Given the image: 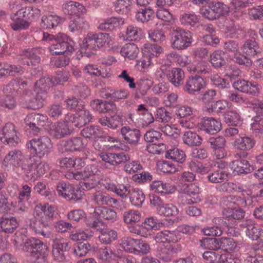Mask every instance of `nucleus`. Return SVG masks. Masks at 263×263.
<instances>
[{
	"mask_svg": "<svg viewBox=\"0 0 263 263\" xmlns=\"http://www.w3.org/2000/svg\"><path fill=\"white\" fill-rule=\"evenodd\" d=\"M41 10L37 8L27 7L22 8L10 16L11 28L15 31L27 28L30 25L29 20L34 18V16L40 15Z\"/></svg>",
	"mask_w": 263,
	"mask_h": 263,
	"instance_id": "nucleus-1",
	"label": "nucleus"
},
{
	"mask_svg": "<svg viewBox=\"0 0 263 263\" xmlns=\"http://www.w3.org/2000/svg\"><path fill=\"white\" fill-rule=\"evenodd\" d=\"M26 146L31 153L39 158L48 156L53 151L51 140L46 136L31 139L26 143Z\"/></svg>",
	"mask_w": 263,
	"mask_h": 263,
	"instance_id": "nucleus-2",
	"label": "nucleus"
},
{
	"mask_svg": "<svg viewBox=\"0 0 263 263\" xmlns=\"http://www.w3.org/2000/svg\"><path fill=\"white\" fill-rule=\"evenodd\" d=\"M171 46L177 50H184L189 47L192 43V36L190 32L179 27H173L170 31Z\"/></svg>",
	"mask_w": 263,
	"mask_h": 263,
	"instance_id": "nucleus-3",
	"label": "nucleus"
},
{
	"mask_svg": "<svg viewBox=\"0 0 263 263\" xmlns=\"http://www.w3.org/2000/svg\"><path fill=\"white\" fill-rule=\"evenodd\" d=\"M49 48L52 55H70L74 51L73 42L66 35L61 34L57 35L56 39L51 43Z\"/></svg>",
	"mask_w": 263,
	"mask_h": 263,
	"instance_id": "nucleus-4",
	"label": "nucleus"
},
{
	"mask_svg": "<svg viewBox=\"0 0 263 263\" xmlns=\"http://www.w3.org/2000/svg\"><path fill=\"white\" fill-rule=\"evenodd\" d=\"M229 12V7L222 2H210L208 8L201 10L202 16L209 20L218 19L221 16L227 15Z\"/></svg>",
	"mask_w": 263,
	"mask_h": 263,
	"instance_id": "nucleus-5",
	"label": "nucleus"
},
{
	"mask_svg": "<svg viewBox=\"0 0 263 263\" xmlns=\"http://www.w3.org/2000/svg\"><path fill=\"white\" fill-rule=\"evenodd\" d=\"M57 190L59 196L63 197L68 201H78L82 199L83 193L72 185L65 182L57 184Z\"/></svg>",
	"mask_w": 263,
	"mask_h": 263,
	"instance_id": "nucleus-6",
	"label": "nucleus"
},
{
	"mask_svg": "<svg viewBox=\"0 0 263 263\" xmlns=\"http://www.w3.org/2000/svg\"><path fill=\"white\" fill-rule=\"evenodd\" d=\"M47 120L46 116L33 112L26 116L24 123L33 134L37 135L42 130V127L44 126Z\"/></svg>",
	"mask_w": 263,
	"mask_h": 263,
	"instance_id": "nucleus-7",
	"label": "nucleus"
},
{
	"mask_svg": "<svg viewBox=\"0 0 263 263\" xmlns=\"http://www.w3.org/2000/svg\"><path fill=\"white\" fill-rule=\"evenodd\" d=\"M35 213L41 216L42 220L50 224L57 218L58 210L56 206L46 203L44 204H39L36 205L34 209Z\"/></svg>",
	"mask_w": 263,
	"mask_h": 263,
	"instance_id": "nucleus-8",
	"label": "nucleus"
},
{
	"mask_svg": "<svg viewBox=\"0 0 263 263\" xmlns=\"http://www.w3.org/2000/svg\"><path fill=\"white\" fill-rule=\"evenodd\" d=\"M181 192L188 196L184 200V204H195L201 201L199 196L201 192L200 187L197 183L182 184L181 187Z\"/></svg>",
	"mask_w": 263,
	"mask_h": 263,
	"instance_id": "nucleus-9",
	"label": "nucleus"
},
{
	"mask_svg": "<svg viewBox=\"0 0 263 263\" xmlns=\"http://www.w3.org/2000/svg\"><path fill=\"white\" fill-rule=\"evenodd\" d=\"M176 116L179 118V124L183 127L192 129L196 124L191 120L190 117L193 114V110L192 107L187 105H178L175 110Z\"/></svg>",
	"mask_w": 263,
	"mask_h": 263,
	"instance_id": "nucleus-10",
	"label": "nucleus"
},
{
	"mask_svg": "<svg viewBox=\"0 0 263 263\" xmlns=\"http://www.w3.org/2000/svg\"><path fill=\"white\" fill-rule=\"evenodd\" d=\"M205 81L199 75L190 76L183 85V90L189 95H195L205 87Z\"/></svg>",
	"mask_w": 263,
	"mask_h": 263,
	"instance_id": "nucleus-11",
	"label": "nucleus"
},
{
	"mask_svg": "<svg viewBox=\"0 0 263 263\" xmlns=\"http://www.w3.org/2000/svg\"><path fill=\"white\" fill-rule=\"evenodd\" d=\"M70 243L63 238L56 237L53 241L52 254L54 259L58 262L63 261L65 258L64 252L70 249Z\"/></svg>",
	"mask_w": 263,
	"mask_h": 263,
	"instance_id": "nucleus-12",
	"label": "nucleus"
},
{
	"mask_svg": "<svg viewBox=\"0 0 263 263\" xmlns=\"http://www.w3.org/2000/svg\"><path fill=\"white\" fill-rule=\"evenodd\" d=\"M91 201L95 204L106 205L117 208L120 204V201L111 197L109 194L102 191H96L92 194Z\"/></svg>",
	"mask_w": 263,
	"mask_h": 263,
	"instance_id": "nucleus-13",
	"label": "nucleus"
},
{
	"mask_svg": "<svg viewBox=\"0 0 263 263\" xmlns=\"http://www.w3.org/2000/svg\"><path fill=\"white\" fill-rule=\"evenodd\" d=\"M0 139L3 142H7L10 145H15L18 143L20 138L13 124L8 123L5 124L0 132Z\"/></svg>",
	"mask_w": 263,
	"mask_h": 263,
	"instance_id": "nucleus-14",
	"label": "nucleus"
},
{
	"mask_svg": "<svg viewBox=\"0 0 263 263\" xmlns=\"http://www.w3.org/2000/svg\"><path fill=\"white\" fill-rule=\"evenodd\" d=\"M120 134L124 142L133 146H137L139 144L141 136L139 129L129 126L122 127L120 129Z\"/></svg>",
	"mask_w": 263,
	"mask_h": 263,
	"instance_id": "nucleus-15",
	"label": "nucleus"
},
{
	"mask_svg": "<svg viewBox=\"0 0 263 263\" xmlns=\"http://www.w3.org/2000/svg\"><path fill=\"white\" fill-rule=\"evenodd\" d=\"M233 86L238 91L252 96H257L260 92V86L258 84L244 79L237 80L233 83Z\"/></svg>",
	"mask_w": 263,
	"mask_h": 263,
	"instance_id": "nucleus-16",
	"label": "nucleus"
},
{
	"mask_svg": "<svg viewBox=\"0 0 263 263\" xmlns=\"http://www.w3.org/2000/svg\"><path fill=\"white\" fill-rule=\"evenodd\" d=\"M248 153L241 152L236 154L234 157L237 159L233 161L234 172L238 175L247 174L251 171L250 165L249 162L242 158H246Z\"/></svg>",
	"mask_w": 263,
	"mask_h": 263,
	"instance_id": "nucleus-17",
	"label": "nucleus"
},
{
	"mask_svg": "<svg viewBox=\"0 0 263 263\" xmlns=\"http://www.w3.org/2000/svg\"><path fill=\"white\" fill-rule=\"evenodd\" d=\"M84 147V144L81 137H73L67 141H62L59 147L60 152L79 151Z\"/></svg>",
	"mask_w": 263,
	"mask_h": 263,
	"instance_id": "nucleus-18",
	"label": "nucleus"
},
{
	"mask_svg": "<svg viewBox=\"0 0 263 263\" xmlns=\"http://www.w3.org/2000/svg\"><path fill=\"white\" fill-rule=\"evenodd\" d=\"M50 135L56 139H61L66 136L69 135L71 132L69 128L68 122L65 121H61L50 127Z\"/></svg>",
	"mask_w": 263,
	"mask_h": 263,
	"instance_id": "nucleus-19",
	"label": "nucleus"
},
{
	"mask_svg": "<svg viewBox=\"0 0 263 263\" xmlns=\"http://www.w3.org/2000/svg\"><path fill=\"white\" fill-rule=\"evenodd\" d=\"M200 126L201 130L211 135L217 133L221 127L220 122L214 118H204Z\"/></svg>",
	"mask_w": 263,
	"mask_h": 263,
	"instance_id": "nucleus-20",
	"label": "nucleus"
},
{
	"mask_svg": "<svg viewBox=\"0 0 263 263\" xmlns=\"http://www.w3.org/2000/svg\"><path fill=\"white\" fill-rule=\"evenodd\" d=\"M166 78L175 87H178L183 84L184 73L179 68H174L171 70H166L164 72Z\"/></svg>",
	"mask_w": 263,
	"mask_h": 263,
	"instance_id": "nucleus-21",
	"label": "nucleus"
},
{
	"mask_svg": "<svg viewBox=\"0 0 263 263\" xmlns=\"http://www.w3.org/2000/svg\"><path fill=\"white\" fill-rule=\"evenodd\" d=\"M92 119V116L89 111L86 109L85 106L83 108L76 111L72 116V122L77 127H81L89 123Z\"/></svg>",
	"mask_w": 263,
	"mask_h": 263,
	"instance_id": "nucleus-22",
	"label": "nucleus"
},
{
	"mask_svg": "<svg viewBox=\"0 0 263 263\" xmlns=\"http://www.w3.org/2000/svg\"><path fill=\"white\" fill-rule=\"evenodd\" d=\"M62 9L65 14L77 16L84 13L86 10L82 4L73 1H69L63 4Z\"/></svg>",
	"mask_w": 263,
	"mask_h": 263,
	"instance_id": "nucleus-23",
	"label": "nucleus"
},
{
	"mask_svg": "<svg viewBox=\"0 0 263 263\" xmlns=\"http://www.w3.org/2000/svg\"><path fill=\"white\" fill-rule=\"evenodd\" d=\"M34 218L31 219L30 221L29 227L32 229L36 233L41 234L44 237H49L50 233L48 232H45L44 228H46L49 226L46 222L42 220L43 219L41 216L37 215L36 213L33 211Z\"/></svg>",
	"mask_w": 263,
	"mask_h": 263,
	"instance_id": "nucleus-24",
	"label": "nucleus"
},
{
	"mask_svg": "<svg viewBox=\"0 0 263 263\" xmlns=\"http://www.w3.org/2000/svg\"><path fill=\"white\" fill-rule=\"evenodd\" d=\"M149 187L154 192L164 195L171 194L175 192L176 190L174 185H171L169 183L157 180L152 181L149 185Z\"/></svg>",
	"mask_w": 263,
	"mask_h": 263,
	"instance_id": "nucleus-25",
	"label": "nucleus"
},
{
	"mask_svg": "<svg viewBox=\"0 0 263 263\" xmlns=\"http://www.w3.org/2000/svg\"><path fill=\"white\" fill-rule=\"evenodd\" d=\"M94 213L99 219H104L112 223L117 221L116 212L109 208L103 206H99L95 209Z\"/></svg>",
	"mask_w": 263,
	"mask_h": 263,
	"instance_id": "nucleus-26",
	"label": "nucleus"
},
{
	"mask_svg": "<svg viewBox=\"0 0 263 263\" xmlns=\"http://www.w3.org/2000/svg\"><path fill=\"white\" fill-rule=\"evenodd\" d=\"M50 84L49 77L41 78L35 82L33 87L34 91L35 94L47 100Z\"/></svg>",
	"mask_w": 263,
	"mask_h": 263,
	"instance_id": "nucleus-27",
	"label": "nucleus"
},
{
	"mask_svg": "<svg viewBox=\"0 0 263 263\" xmlns=\"http://www.w3.org/2000/svg\"><path fill=\"white\" fill-rule=\"evenodd\" d=\"M23 242L24 244L23 246V250L30 253V254H32L33 252H36L39 250H42V249H44V247L48 248L46 244L44 243L39 239L35 238L26 239L25 241H24L23 239Z\"/></svg>",
	"mask_w": 263,
	"mask_h": 263,
	"instance_id": "nucleus-28",
	"label": "nucleus"
},
{
	"mask_svg": "<svg viewBox=\"0 0 263 263\" xmlns=\"http://www.w3.org/2000/svg\"><path fill=\"white\" fill-rule=\"evenodd\" d=\"M255 143V140L251 137H240L234 140L233 145L236 149L246 152L252 149Z\"/></svg>",
	"mask_w": 263,
	"mask_h": 263,
	"instance_id": "nucleus-29",
	"label": "nucleus"
},
{
	"mask_svg": "<svg viewBox=\"0 0 263 263\" xmlns=\"http://www.w3.org/2000/svg\"><path fill=\"white\" fill-rule=\"evenodd\" d=\"M243 52L250 58H257L260 53L258 44L254 39L246 40L241 47Z\"/></svg>",
	"mask_w": 263,
	"mask_h": 263,
	"instance_id": "nucleus-30",
	"label": "nucleus"
},
{
	"mask_svg": "<svg viewBox=\"0 0 263 263\" xmlns=\"http://www.w3.org/2000/svg\"><path fill=\"white\" fill-rule=\"evenodd\" d=\"M24 156L21 151L17 149L10 151L5 156L3 161V164L10 165L14 166H18L22 161Z\"/></svg>",
	"mask_w": 263,
	"mask_h": 263,
	"instance_id": "nucleus-31",
	"label": "nucleus"
},
{
	"mask_svg": "<svg viewBox=\"0 0 263 263\" xmlns=\"http://www.w3.org/2000/svg\"><path fill=\"white\" fill-rule=\"evenodd\" d=\"M123 121V116L115 114L109 117H103L99 119V122L103 126H106L112 129H116Z\"/></svg>",
	"mask_w": 263,
	"mask_h": 263,
	"instance_id": "nucleus-32",
	"label": "nucleus"
},
{
	"mask_svg": "<svg viewBox=\"0 0 263 263\" xmlns=\"http://www.w3.org/2000/svg\"><path fill=\"white\" fill-rule=\"evenodd\" d=\"M44 52V49L41 48H34L23 51L21 55L25 58L28 59L31 65H35L40 63L41 61L40 55L43 53Z\"/></svg>",
	"mask_w": 263,
	"mask_h": 263,
	"instance_id": "nucleus-33",
	"label": "nucleus"
},
{
	"mask_svg": "<svg viewBox=\"0 0 263 263\" xmlns=\"http://www.w3.org/2000/svg\"><path fill=\"white\" fill-rule=\"evenodd\" d=\"M216 189L219 192L226 193H232L235 192L242 193L246 192L241 185L231 181H226L218 184L216 186Z\"/></svg>",
	"mask_w": 263,
	"mask_h": 263,
	"instance_id": "nucleus-34",
	"label": "nucleus"
},
{
	"mask_svg": "<svg viewBox=\"0 0 263 263\" xmlns=\"http://www.w3.org/2000/svg\"><path fill=\"white\" fill-rule=\"evenodd\" d=\"M18 226L17 219L11 216H3L0 221V226L2 231L6 233H11Z\"/></svg>",
	"mask_w": 263,
	"mask_h": 263,
	"instance_id": "nucleus-35",
	"label": "nucleus"
},
{
	"mask_svg": "<svg viewBox=\"0 0 263 263\" xmlns=\"http://www.w3.org/2000/svg\"><path fill=\"white\" fill-rule=\"evenodd\" d=\"M124 23V19L121 17H111L101 23L98 28L101 30L112 31Z\"/></svg>",
	"mask_w": 263,
	"mask_h": 263,
	"instance_id": "nucleus-36",
	"label": "nucleus"
},
{
	"mask_svg": "<svg viewBox=\"0 0 263 263\" xmlns=\"http://www.w3.org/2000/svg\"><path fill=\"white\" fill-rule=\"evenodd\" d=\"M62 21V18L57 15H44L41 19V26L43 29H53Z\"/></svg>",
	"mask_w": 263,
	"mask_h": 263,
	"instance_id": "nucleus-37",
	"label": "nucleus"
},
{
	"mask_svg": "<svg viewBox=\"0 0 263 263\" xmlns=\"http://www.w3.org/2000/svg\"><path fill=\"white\" fill-rule=\"evenodd\" d=\"M247 227L246 231L247 235L253 240H262L263 237V230L257 226L254 223H252V221L248 220L245 223Z\"/></svg>",
	"mask_w": 263,
	"mask_h": 263,
	"instance_id": "nucleus-38",
	"label": "nucleus"
},
{
	"mask_svg": "<svg viewBox=\"0 0 263 263\" xmlns=\"http://www.w3.org/2000/svg\"><path fill=\"white\" fill-rule=\"evenodd\" d=\"M183 143L189 146H197L202 143V138L196 133L191 130L185 132L182 136Z\"/></svg>",
	"mask_w": 263,
	"mask_h": 263,
	"instance_id": "nucleus-39",
	"label": "nucleus"
},
{
	"mask_svg": "<svg viewBox=\"0 0 263 263\" xmlns=\"http://www.w3.org/2000/svg\"><path fill=\"white\" fill-rule=\"evenodd\" d=\"M140 116V120L144 126L148 125L154 121V117L144 104H140L136 109Z\"/></svg>",
	"mask_w": 263,
	"mask_h": 263,
	"instance_id": "nucleus-40",
	"label": "nucleus"
},
{
	"mask_svg": "<svg viewBox=\"0 0 263 263\" xmlns=\"http://www.w3.org/2000/svg\"><path fill=\"white\" fill-rule=\"evenodd\" d=\"M210 62L215 68L224 66L227 63L224 52L219 50L214 51L210 54Z\"/></svg>",
	"mask_w": 263,
	"mask_h": 263,
	"instance_id": "nucleus-41",
	"label": "nucleus"
},
{
	"mask_svg": "<svg viewBox=\"0 0 263 263\" xmlns=\"http://www.w3.org/2000/svg\"><path fill=\"white\" fill-rule=\"evenodd\" d=\"M23 72V70L21 66L0 63V78L14 75L15 73L22 74Z\"/></svg>",
	"mask_w": 263,
	"mask_h": 263,
	"instance_id": "nucleus-42",
	"label": "nucleus"
},
{
	"mask_svg": "<svg viewBox=\"0 0 263 263\" xmlns=\"http://www.w3.org/2000/svg\"><path fill=\"white\" fill-rule=\"evenodd\" d=\"M165 156L166 158L172 159L180 164H183L186 160L184 152L178 148H174L167 151Z\"/></svg>",
	"mask_w": 263,
	"mask_h": 263,
	"instance_id": "nucleus-43",
	"label": "nucleus"
},
{
	"mask_svg": "<svg viewBox=\"0 0 263 263\" xmlns=\"http://www.w3.org/2000/svg\"><path fill=\"white\" fill-rule=\"evenodd\" d=\"M120 52L125 58L133 60L137 57L139 53V49L135 44L128 43L122 47Z\"/></svg>",
	"mask_w": 263,
	"mask_h": 263,
	"instance_id": "nucleus-44",
	"label": "nucleus"
},
{
	"mask_svg": "<svg viewBox=\"0 0 263 263\" xmlns=\"http://www.w3.org/2000/svg\"><path fill=\"white\" fill-rule=\"evenodd\" d=\"M137 91L135 98H139L145 95L153 85V81L148 79H140L137 83Z\"/></svg>",
	"mask_w": 263,
	"mask_h": 263,
	"instance_id": "nucleus-45",
	"label": "nucleus"
},
{
	"mask_svg": "<svg viewBox=\"0 0 263 263\" xmlns=\"http://www.w3.org/2000/svg\"><path fill=\"white\" fill-rule=\"evenodd\" d=\"M98 238L102 243L109 244L117 239V233L109 228L101 229Z\"/></svg>",
	"mask_w": 263,
	"mask_h": 263,
	"instance_id": "nucleus-46",
	"label": "nucleus"
},
{
	"mask_svg": "<svg viewBox=\"0 0 263 263\" xmlns=\"http://www.w3.org/2000/svg\"><path fill=\"white\" fill-rule=\"evenodd\" d=\"M129 194L131 203L134 206L141 207L145 199L143 192L141 190L135 188L133 189Z\"/></svg>",
	"mask_w": 263,
	"mask_h": 263,
	"instance_id": "nucleus-47",
	"label": "nucleus"
},
{
	"mask_svg": "<svg viewBox=\"0 0 263 263\" xmlns=\"http://www.w3.org/2000/svg\"><path fill=\"white\" fill-rule=\"evenodd\" d=\"M224 122L229 125L237 126L240 123V116L236 110H227L223 114Z\"/></svg>",
	"mask_w": 263,
	"mask_h": 263,
	"instance_id": "nucleus-48",
	"label": "nucleus"
},
{
	"mask_svg": "<svg viewBox=\"0 0 263 263\" xmlns=\"http://www.w3.org/2000/svg\"><path fill=\"white\" fill-rule=\"evenodd\" d=\"M229 173L226 171L219 169L213 172L210 173L207 175V179L209 181L214 183H222L227 179Z\"/></svg>",
	"mask_w": 263,
	"mask_h": 263,
	"instance_id": "nucleus-49",
	"label": "nucleus"
},
{
	"mask_svg": "<svg viewBox=\"0 0 263 263\" xmlns=\"http://www.w3.org/2000/svg\"><path fill=\"white\" fill-rule=\"evenodd\" d=\"M155 16L154 10L150 7L140 9L136 14V19L137 21L144 23L153 20Z\"/></svg>",
	"mask_w": 263,
	"mask_h": 263,
	"instance_id": "nucleus-50",
	"label": "nucleus"
},
{
	"mask_svg": "<svg viewBox=\"0 0 263 263\" xmlns=\"http://www.w3.org/2000/svg\"><path fill=\"white\" fill-rule=\"evenodd\" d=\"M219 249L225 251H237L239 247L233 238L221 237L219 238Z\"/></svg>",
	"mask_w": 263,
	"mask_h": 263,
	"instance_id": "nucleus-51",
	"label": "nucleus"
},
{
	"mask_svg": "<svg viewBox=\"0 0 263 263\" xmlns=\"http://www.w3.org/2000/svg\"><path fill=\"white\" fill-rule=\"evenodd\" d=\"M199 21V16L194 13H184L180 16L181 24L190 28L195 27L198 23Z\"/></svg>",
	"mask_w": 263,
	"mask_h": 263,
	"instance_id": "nucleus-52",
	"label": "nucleus"
},
{
	"mask_svg": "<svg viewBox=\"0 0 263 263\" xmlns=\"http://www.w3.org/2000/svg\"><path fill=\"white\" fill-rule=\"evenodd\" d=\"M89 27L88 22L83 17H78L71 20L68 24V28L72 32L78 31L81 29H85Z\"/></svg>",
	"mask_w": 263,
	"mask_h": 263,
	"instance_id": "nucleus-53",
	"label": "nucleus"
},
{
	"mask_svg": "<svg viewBox=\"0 0 263 263\" xmlns=\"http://www.w3.org/2000/svg\"><path fill=\"white\" fill-rule=\"evenodd\" d=\"M48 253V247H44L42 250L30 254V260L33 263H48L47 259Z\"/></svg>",
	"mask_w": 263,
	"mask_h": 263,
	"instance_id": "nucleus-54",
	"label": "nucleus"
},
{
	"mask_svg": "<svg viewBox=\"0 0 263 263\" xmlns=\"http://www.w3.org/2000/svg\"><path fill=\"white\" fill-rule=\"evenodd\" d=\"M142 53L148 54L151 57H155L157 60V58L163 52V48L161 46L155 44H146L142 48Z\"/></svg>",
	"mask_w": 263,
	"mask_h": 263,
	"instance_id": "nucleus-55",
	"label": "nucleus"
},
{
	"mask_svg": "<svg viewBox=\"0 0 263 263\" xmlns=\"http://www.w3.org/2000/svg\"><path fill=\"white\" fill-rule=\"evenodd\" d=\"M26 108L35 110L42 108L47 103V100L35 94V96L26 100Z\"/></svg>",
	"mask_w": 263,
	"mask_h": 263,
	"instance_id": "nucleus-56",
	"label": "nucleus"
},
{
	"mask_svg": "<svg viewBox=\"0 0 263 263\" xmlns=\"http://www.w3.org/2000/svg\"><path fill=\"white\" fill-rule=\"evenodd\" d=\"M219 238H204L199 240L200 246L204 249L219 250Z\"/></svg>",
	"mask_w": 263,
	"mask_h": 263,
	"instance_id": "nucleus-57",
	"label": "nucleus"
},
{
	"mask_svg": "<svg viewBox=\"0 0 263 263\" xmlns=\"http://www.w3.org/2000/svg\"><path fill=\"white\" fill-rule=\"evenodd\" d=\"M79 172L81 179L90 177L96 178V176L100 173L99 166L96 164L88 165L83 171Z\"/></svg>",
	"mask_w": 263,
	"mask_h": 263,
	"instance_id": "nucleus-58",
	"label": "nucleus"
},
{
	"mask_svg": "<svg viewBox=\"0 0 263 263\" xmlns=\"http://www.w3.org/2000/svg\"><path fill=\"white\" fill-rule=\"evenodd\" d=\"M123 217L126 223L134 224L140 221L141 214L139 211L130 210L125 212Z\"/></svg>",
	"mask_w": 263,
	"mask_h": 263,
	"instance_id": "nucleus-59",
	"label": "nucleus"
},
{
	"mask_svg": "<svg viewBox=\"0 0 263 263\" xmlns=\"http://www.w3.org/2000/svg\"><path fill=\"white\" fill-rule=\"evenodd\" d=\"M228 105V102L224 100H219L214 101L211 104L207 105L206 111L209 113L214 112H221L226 109Z\"/></svg>",
	"mask_w": 263,
	"mask_h": 263,
	"instance_id": "nucleus-60",
	"label": "nucleus"
},
{
	"mask_svg": "<svg viewBox=\"0 0 263 263\" xmlns=\"http://www.w3.org/2000/svg\"><path fill=\"white\" fill-rule=\"evenodd\" d=\"M133 0H117L114 3L116 12L120 14H126L130 9Z\"/></svg>",
	"mask_w": 263,
	"mask_h": 263,
	"instance_id": "nucleus-61",
	"label": "nucleus"
},
{
	"mask_svg": "<svg viewBox=\"0 0 263 263\" xmlns=\"http://www.w3.org/2000/svg\"><path fill=\"white\" fill-rule=\"evenodd\" d=\"M97 253L100 259L107 262H110L116 256L115 253L108 247L99 248Z\"/></svg>",
	"mask_w": 263,
	"mask_h": 263,
	"instance_id": "nucleus-62",
	"label": "nucleus"
},
{
	"mask_svg": "<svg viewBox=\"0 0 263 263\" xmlns=\"http://www.w3.org/2000/svg\"><path fill=\"white\" fill-rule=\"evenodd\" d=\"M134 254L144 255L148 254L151 250L149 245L145 240L137 239Z\"/></svg>",
	"mask_w": 263,
	"mask_h": 263,
	"instance_id": "nucleus-63",
	"label": "nucleus"
},
{
	"mask_svg": "<svg viewBox=\"0 0 263 263\" xmlns=\"http://www.w3.org/2000/svg\"><path fill=\"white\" fill-rule=\"evenodd\" d=\"M178 210L173 204H163L159 208L158 213L164 216H175L178 213Z\"/></svg>",
	"mask_w": 263,
	"mask_h": 263,
	"instance_id": "nucleus-64",
	"label": "nucleus"
}]
</instances>
